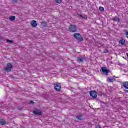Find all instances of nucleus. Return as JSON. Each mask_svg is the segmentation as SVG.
Listing matches in <instances>:
<instances>
[{"label":"nucleus","mask_w":128,"mask_h":128,"mask_svg":"<svg viewBox=\"0 0 128 128\" xmlns=\"http://www.w3.org/2000/svg\"><path fill=\"white\" fill-rule=\"evenodd\" d=\"M12 68H14L12 64H8L6 68H4V70L6 72H12Z\"/></svg>","instance_id":"obj_1"},{"label":"nucleus","mask_w":128,"mask_h":128,"mask_svg":"<svg viewBox=\"0 0 128 128\" xmlns=\"http://www.w3.org/2000/svg\"><path fill=\"white\" fill-rule=\"evenodd\" d=\"M102 74H104V76H108V74L110 72V71L106 68L102 67Z\"/></svg>","instance_id":"obj_2"},{"label":"nucleus","mask_w":128,"mask_h":128,"mask_svg":"<svg viewBox=\"0 0 128 128\" xmlns=\"http://www.w3.org/2000/svg\"><path fill=\"white\" fill-rule=\"evenodd\" d=\"M74 36V38L77 40L78 42H82L84 40V38L80 34H75Z\"/></svg>","instance_id":"obj_3"},{"label":"nucleus","mask_w":128,"mask_h":128,"mask_svg":"<svg viewBox=\"0 0 128 128\" xmlns=\"http://www.w3.org/2000/svg\"><path fill=\"white\" fill-rule=\"evenodd\" d=\"M69 32H76V25H70L69 26Z\"/></svg>","instance_id":"obj_4"},{"label":"nucleus","mask_w":128,"mask_h":128,"mask_svg":"<svg viewBox=\"0 0 128 128\" xmlns=\"http://www.w3.org/2000/svg\"><path fill=\"white\" fill-rule=\"evenodd\" d=\"M54 90H56V92H60V90H62V86H60V84L58 83L56 84L54 86Z\"/></svg>","instance_id":"obj_5"},{"label":"nucleus","mask_w":128,"mask_h":128,"mask_svg":"<svg viewBox=\"0 0 128 128\" xmlns=\"http://www.w3.org/2000/svg\"><path fill=\"white\" fill-rule=\"evenodd\" d=\"M90 94V96L94 98H98V93L96 91H91Z\"/></svg>","instance_id":"obj_6"},{"label":"nucleus","mask_w":128,"mask_h":128,"mask_svg":"<svg viewBox=\"0 0 128 128\" xmlns=\"http://www.w3.org/2000/svg\"><path fill=\"white\" fill-rule=\"evenodd\" d=\"M30 24L32 28H36L38 26V22L36 20H32Z\"/></svg>","instance_id":"obj_7"},{"label":"nucleus","mask_w":128,"mask_h":128,"mask_svg":"<svg viewBox=\"0 0 128 128\" xmlns=\"http://www.w3.org/2000/svg\"><path fill=\"white\" fill-rule=\"evenodd\" d=\"M6 122L4 119L0 120V126H6Z\"/></svg>","instance_id":"obj_8"},{"label":"nucleus","mask_w":128,"mask_h":128,"mask_svg":"<svg viewBox=\"0 0 128 128\" xmlns=\"http://www.w3.org/2000/svg\"><path fill=\"white\" fill-rule=\"evenodd\" d=\"M34 114H36V116H42V112L40 110L34 111Z\"/></svg>","instance_id":"obj_9"},{"label":"nucleus","mask_w":128,"mask_h":128,"mask_svg":"<svg viewBox=\"0 0 128 128\" xmlns=\"http://www.w3.org/2000/svg\"><path fill=\"white\" fill-rule=\"evenodd\" d=\"M84 61V58L82 57H78V62H82Z\"/></svg>","instance_id":"obj_10"},{"label":"nucleus","mask_w":128,"mask_h":128,"mask_svg":"<svg viewBox=\"0 0 128 128\" xmlns=\"http://www.w3.org/2000/svg\"><path fill=\"white\" fill-rule=\"evenodd\" d=\"M119 43L120 44H122V46H124V44H126V40L124 39H122L120 40Z\"/></svg>","instance_id":"obj_11"},{"label":"nucleus","mask_w":128,"mask_h":128,"mask_svg":"<svg viewBox=\"0 0 128 128\" xmlns=\"http://www.w3.org/2000/svg\"><path fill=\"white\" fill-rule=\"evenodd\" d=\"M112 20L114 22H120V19L119 18H118L116 16H115L113 19Z\"/></svg>","instance_id":"obj_12"},{"label":"nucleus","mask_w":128,"mask_h":128,"mask_svg":"<svg viewBox=\"0 0 128 128\" xmlns=\"http://www.w3.org/2000/svg\"><path fill=\"white\" fill-rule=\"evenodd\" d=\"M124 88L126 90H128V82H126L124 83Z\"/></svg>","instance_id":"obj_13"},{"label":"nucleus","mask_w":128,"mask_h":128,"mask_svg":"<svg viewBox=\"0 0 128 128\" xmlns=\"http://www.w3.org/2000/svg\"><path fill=\"white\" fill-rule=\"evenodd\" d=\"M10 20L11 22H14V20H16V16H11L10 18Z\"/></svg>","instance_id":"obj_14"},{"label":"nucleus","mask_w":128,"mask_h":128,"mask_svg":"<svg viewBox=\"0 0 128 128\" xmlns=\"http://www.w3.org/2000/svg\"><path fill=\"white\" fill-rule=\"evenodd\" d=\"M76 118H77L78 120H82V115L76 116Z\"/></svg>","instance_id":"obj_15"},{"label":"nucleus","mask_w":128,"mask_h":128,"mask_svg":"<svg viewBox=\"0 0 128 128\" xmlns=\"http://www.w3.org/2000/svg\"><path fill=\"white\" fill-rule=\"evenodd\" d=\"M108 82H114V78H110V77H108Z\"/></svg>","instance_id":"obj_16"},{"label":"nucleus","mask_w":128,"mask_h":128,"mask_svg":"<svg viewBox=\"0 0 128 128\" xmlns=\"http://www.w3.org/2000/svg\"><path fill=\"white\" fill-rule=\"evenodd\" d=\"M42 26L46 27L48 26V23L45 22H42Z\"/></svg>","instance_id":"obj_17"},{"label":"nucleus","mask_w":128,"mask_h":128,"mask_svg":"<svg viewBox=\"0 0 128 128\" xmlns=\"http://www.w3.org/2000/svg\"><path fill=\"white\" fill-rule=\"evenodd\" d=\"M99 10L100 12H104V7L100 6Z\"/></svg>","instance_id":"obj_18"},{"label":"nucleus","mask_w":128,"mask_h":128,"mask_svg":"<svg viewBox=\"0 0 128 128\" xmlns=\"http://www.w3.org/2000/svg\"><path fill=\"white\" fill-rule=\"evenodd\" d=\"M78 16H80V18H84V20H86V18H86V16H82V15L80 14H78Z\"/></svg>","instance_id":"obj_19"},{"label":"nucleus","mask_w":128,"mask_h":128,"mask_svg":"<svg viewBox=\"0 0 128 128\" xmlns=\"http://www.w3.org/2000/svg\"><path fill=\"white\" fill-rule=\"evenodd\" d=\"M62 0H56V4H62Z\"/></svg>","instance_id":"obj_20"},{"label":"nucleus","mask_w":128,"mask_h":128,"mask_svg":"<svg viewBox=\"0 0 128 128\" xmlns=\"http://www.w3.org/2000/svg\"><path fill=\"white\" fill-rule=\"evenodd\" d=\"M6 42H10V44H12V42H14V41L10 40H7Z\"/></svg>","instance_id":"obj_21"},{"label":"nucleus","mask_w":128,"mask_h":128,"mask_svg":"<svg viewBox=\"0 0 128 128\" xmlns=\"http://www.w3.org/2000/svg\"><path fill=\"white\" fill-rule=\"evenodd\" d=\"M96 128H102L100 126H96Z\"/></svg>","instance_id":"obj_22"},{"label":"nucleus","mask_w":128,"mask_h":128,"mask_svg":"<svg viewBox=\"0 0 128 128\" xmlns=\"http://www.w3.org/2000/svg\"><path fill=\"white\" fill-rule=\"evenodd\" d=\"M13 2H18V0H12Z\"/></svg>","instance_id":"obj_23"},{"label":"nucleus","mask_w":128,"mask_h":128,"mask_svg":"<svg viewBox=\"0 0 128 128\" xmlns=\"http://www.w3.org/2000/svg\"><path fill=\"white\" fill-rule=\"evenodd\" d=\"M30 104H34V101H30Z\"/></svg>","instance_id":"obj_24"},{"label":"nucleus","mask_w":128,"mask_h":128,"mask_svg":"<svg viewBox=\"0 0 128 128\" xmlns=\"http://www.w3.org/2000/svg\"><path fill=\"white\" fill-rule=\"evenodd\" d=\"M10 78H14V76H10Z\"/></svg>","instance_id":"obj_25"},{"label":"nucleus","mask_w":128,"mask_h":128,"mask_svg":"<svg viewBox=\"0 0 128 128\" xmlns=\"http://www.w3.org/2000/svg\"><path fill=\"white\" fill-rule=\"evenodd\" d=\"M2 40V38H0V40Z\"/></svg>","instance_id":"obj_26"},{"label":"nucleus","mask_w":128,"mask_h":128,"mask_svg":"<svg viewBox=\"0 0 128 128\" xmlns=\"http://www.w3.org/2000/svg\"><path fill=\"white\" fill-rule=\"evenodd\" d=\"M126 92L128 93V90H127Z\"/></svg>","instance_id":"obj_27"},{"label":"nucleus","mask_w":128,"mask_h":128,"mask_svg":"<svg viewBox=\"0 0 128 128\" xmlns=\"http://www.w3.org/2000/svg\"><path fill=\"white\" fill-rule=\"evenodd\" d=\"M107 52H108V51H107Z\"/></svg>","instance_id":"obj_28"}]
</instances>
